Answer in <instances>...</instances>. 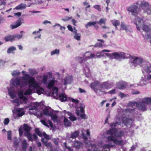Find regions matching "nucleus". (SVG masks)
<instances>
[{"instance_id":"nucleus-1","label":"nucleus","mask_w":151,"mask_h":151,"mask_svg":"<svg viewBox=\"0 0 151 151\" xmlns=\"http://www.w3.org/2000/svg\"><path fill=\"white\" fill-rule=\"evenodd\" d=\"M12 84L14 87L12 86L8 88V93L12 99H14L16 97V92H18L19 99L11 101L16 106L20 104L26 103L27 100L26 96L35 92L39 86L35 78L26 73L21 78L13 80Z\"/></svg>"},{"instance_id":"nucleus-2","label":"nucleus","mask_w":151,"mask_h":151,"mask_svg":"<svg viewBox=\"0 0 151 151\" xmlns=\"http://www.w3.org/2000/svg\"><path fill=\"white\" fill-rule=\"evenodd\" d=\"M142 68L143 73H147L148 75L142 77L139 82V85L141 86L147 85L151 82V64L148 62H144Z\"/></svg>"},{"instance_id":"nucleus-3","label":"nucleus","mask_w":151,"mask_h":151,"mask_svg":"<svg viewBox=\"0 0 151 151\" xmlns=\"http://www.w3.org/2000/svg\"><path fill=\"white\" fill-rule=\"evenodd\" d=\"M108 134H110V136L107 137L108 141H112L114 144L120 145L123 144V141L118 140V137H121L124 135V132L122 130L118 131L117 129L113 128L108 131Z\"/></svg>"},{"instance_id":"nucleus-4","label":"nucleus","mask_w":151,"mask_h":151,"mask_svg":"<svg viewBox=\"0 0 151 151\" xmlns=\"http://www.w3.org/2000/svg\"><path fill=\"white\" fill-rule=\"evenodd\" d=\"M133 104L134 105H136L139 110L142 111H146L148 109L147 105L151 104V98L149 97L144 98L139 102H134L133 103Z\"/></svg>"},{"instance_id":"nucleus-5","label":"nucleus","mask_w":151,"mask_h":151,"mask_svg":"<svg viewBox=\"0 0 151 151\" xmlns=\"http://www.w3.org/2000/svg\"><path fill=\"white\" fill-rule=\"evenodd\" d=\"M90 54H92L89 52H86L84 54L83 57H79L78 60L79 63L83 66L86 73H88L89 71V69L86 64V61L88 59L92 58L90 57Z\"/></svg>"},{"instance_id":"nucleus-6","label":"nucleus","mask_w":151,"mask_h":151,"mask_svg":"<svg viewBox=\"0 0 151 151\" xmlns=\"http://www.w3.org/2000/svg\"><path fill=\"white\" fill-rule=\"evenodd\" d=\"M51 76L50 75V77H51ZM47 76H44L42 79V82L44 84L46 85L47 88L50 89L52 88L55 84L57 83L58 81L54 77H50L47 82Z\"/></svg>"},{"instance_id":"nucleus-7","label":"nucleus","mask_w":151,"mask_h":151,"mask_svg":"<svg viewBox=\"0 0 151 151\" xmlns=\"http://www.w3.org/2000/svg\"><path fill=\"white\" fill-rule=\"evenodd\" d=\"M58 90L57 87H55L52 90V92L50 93L49 95L56 99H59L61 101H66L67 99L66 95L64 93H61L58 95Z\"/></svg>"},{"instance_id":"nucleus-8","label":"nucleus","mask_w":151,"mask_h":151,"mask_svg":"<svg viewBox=\"0 0 151 151\" xmlns=\"http://www.w3.org/2000/svg\"><path fill=\"white\" fill-rule=\"evenodd\" d=\"M130 59L131 60V62L134 66H136L137 65H141L142 66L144 62L146 61H144L142 58L137 57H132L131 56Z\"/></svg>"},{"instance_id":"nucleus-9","label":"nucleus","mask_w":151,"mask_h":151,"mask_svg":"<svg viewBox=\"0 0 151 151\" xmlns=\"http://www.w3.org/2000/svg\"><path fill=\"white\" fill-rule=\"evenodd\" d=\"M135 4V3L132 6L128 7L127 9L129 12L131 13V14L134 16H137L139 14L138 9V6Z\"/></svg>"},{"instance_id":"nucleus-10","label":"nucleus","mask_w":151,"mask_h":151,"mask_svg":"<svg viewBox=\"0 0 151 151\" xmlns=\"http://www.w3.org/2000/svg\"><path fill=\"white\" fill-rule=\"evenodd\" d=\"M135 20L136 21L134 22V24L137 26V30L140 31V29L142 27L145 22L144 20V18L138 17L135 19Z\"/></svg>"},{"instance_id":"nucleus-11","label":"nucleus","mask_w":151,"mask_h":151,"mask_svg":"<svg viewBox=\"0 0 151 151\" xmlns=\"http://www.w3.org/2000/svg\"><path fill=\"white\" fill-rule=\"evenodd\" d=\"M122 121L124 125L127 127H132L133 126V122L134 120L130 118H128L127 117H123Z\"/></svg>"},{"instance_id":"nucleus-12","label":"nucleus","mask_w":151,"mask_h":151,"mask_svg":"<svg viewBox=\"0 0 151 151\" xmlns=\"http://www.w3.org/2000/svg\"><path fill=\"white\" fill-rule=\"evenodd\" d=\"M116 59L120 60L121 59H125L130 58L131 56L128 54H125L122 52H116Z\"/></svg>"},{"instance_id":"nucleus-13","label":"nucleus","mask_w":151,"mask_h":151,"mask_svg":"<svg viewBox=\"0 0 151 151\" xmlns=\"http://www.w3.org/2000/svg\"><path fill=\"white\" fill-rule=\"evenodd\" d=\"M136 5H139V7L141 8L144 9L147 8L149 5V3L145 1H138L135 3Z\"/></svg>"},{"instance_id":"nucleus-14","label":"nucleus","mask_w":151,"mask_h":151,"mask_svg":"<svg viewBox=\"0 0 151 151\" xmlns=\"http://www.w3.org/2000/svg\"><path fill=\"white\" fill-rule=\"evenodd\" d=\"M73 79L72 76H68L62 80V82L63 84L66 86L67 84H70L72 81Z\"/></svg>"},{"instance_id":"nucleus-15","label":"nucleus","mask_w":151,"mask_h":151,"mask_svg":"<svg viewBox=\"0 0 151 151\" xmlns=\"http://www.w3.org/2000/svg\"><path fill=\"white\" fill-rule=\"evenodd\" d=\"M127 86V83L123 81H120L116 83V87L120 89H122Z\"/></svg>"},{"instance_id":"nucleus-16","label":"nucleus","mask_w":151,"mask_h":151,"mask_svg":"<svg viewBox=\"0 0 151 151\" xmlns=\"http://www.w3.org/2000/svg\"><path fill=\"white\" fill-rule=\"evenodd\" d=\"M113 85L112 83L105 82H103L100 85V87L103 89H107L109 88H111Z\"/></svg>"},{"instance_id":"nucleus-17","label":"nucleus","mask_w":151,"mask_h":151,"mask_svg":"<svg viewBox=\"0 0 151 151\" xmlns=\"http://www.w3.org/2000/svg\"><path fill=\"white\" fill-rule=\"evenodd\" d=\"M85 106L83 104H81L80 106H79V108L80 109L81 111V117L84 119H86V115H85L84 111Z\"/></svg>"},{"instance_id":"nucleus-18","label":"nucleus","mask_w":151,"mask_h":151,"mask_svg":"<svg viewBox=\"0 0 151 151\" xmlns=\"http://www.w3.org/2000/svg\"><path fill=\"white\" fill-rule=\"evenodd\" d=\"M50 109L51 108L48 106L45 107L43 110L44 115L47 116H50L51 114Z\"/></svg>"},{"instance_id":"nucleus-19","label":"nucleus","mask_w":151,"mask_h":151,"mask_svg":"<svg viewBox=\"0 0 151 151\" xmlns=\"http://www.w3.org/2000/svg\"><path fill=\"white\" fill-rule=\"evenodd\" d=\"M62 112L63 113L65 114V115L67 114L69 116L68 118L71 121H74L76 120V118L75 116H73L72 114L69 112L67 111L66 110H64Z\"/></svg>"},{"instance_id":"nucleus-20","label":"nucleus","mask_w":151,"mask_h":151,"mask_svg":"<svg viewBox=\"0 0 151 151\" xmlns=\"http://www.w3.org/2000/svg\"><path fill=\"white\" fill-rule=\"evenodd\" d=\"M79 134V132L78 131H76L73 132L71 135L70 137V140L72 142H75V138Z\"/></svg>"},{"instance_id":"nucleus-21","label":"nucleus","mask_w":151,"mask_h":151,"mask_svg":"<svg viewBox=\"0 0 151 151\" xmlns=\"http://www.w3.org/2000/svg\"><path fill=\"white\" fill-rule=\"evenodd\" d=\"M100 85V83L99 81H95L91 83V87L96 91L97 87Z\"/></svg>"},{"instance_id":"nucleus-22","label":"nucleus","mask_w":151,"mask_h":151,"mask_svg":"<svg viewBox=\"0 0 151 151\" xmlns=\"http://www.w3.org/2000/svg\"><path fill=\"white\" fill-rule=\"evenodd\" d=\"M97 24V22H88L86 25L85 27L86 28H88L89 27H91L92 26H93L95 28H97L98 27L96 25Z\"/></svg>"},{"instance_id":"nucleus-23","label":"nucleus","mask_w":151,"mask_h":151,"mask_svg":"<svg viewBox=\"0 0 151 151\" xmlns=\"http://www.w3.org/2000/svg\"><path fill=\"white\" fill-rule=\"evenodd\" d=\"M31 128L28 125L26 124H24L23 125V129L24 131V134H26L27 133H30V131L31 130Z\"/></svg>"},{"instance_id":"nucleus-24","label":"nucleus","mask_w":151,"mask_h":151,"mask_svg":"<svg viewBox=\"0 0 151 151\" xmlns=\"http://www.w3.org/2000/svg\"><path fill=\"white\" fill-rule=\"evenodd\" d=\"M17 115L19 116H21L24 115V111L23 108H19L17 110Z\"/></svg>"},{"instance_id":"nucleus-25","label":"nucleus","mask_w":151,"mask_h":151,"mask_svg":"<svg viewBox=\"0 0 151 151\" xmlns=\"http://www.w3.org/2000/svg\"><path fill=\"white\" fill-rule=\"evenodd\" d=\"M4 40L6 42L7 41H11L12 42L14 40H16L15 39H14V37L13 36L9 35L6 36L4 37Z\"/></svg>"},{"instance_id":"nucleus-26","label":"nucleus","mask_w":151,"mask_h":151,"mask_svg":"<svg viewBox=\"0 0 151 151\" xmlns=\"http://www.w3.org/2000/svg\"><path fill=\"white\" fill-rule=\"evenodd\" d=\"M21 20L20 19H19L16 22L15 24L11 25V27L12 29H13L20 26L21 24Z\"/></svg>"},{"instance_id":"nucleus-27","label":"nucleus","mask_w":151,"mask_h":151,"mask_svg":"<svg viewBox=\"0 0 151 151\" xmlns=\"http://www.w3.org/2000/svg\"><path fill=\"white\" fill-rule=\"evenodd\" d=\"M27 145L26 140L24 139L22 142V147L23 150H26Z\"/></svg>"},{"instance_id":"nucleus-28","label":"nucleus","mask_w":151,"mask_h":151,"mask_svg":"<svg viewBox=\"0 0 151 151\" xmlns=\"http://www.w3.org/2000/svg\"><path fill=\"white\" fill-rule=\"evenodd\" d=\"M36 82L38 84L39 86L36 89L35 91H36L38 94H40L43 92L44 89L43 88L40 87L39 83L37 81H36Z\"/></svg>"},{"instance_id":"nucleus-29","label":"nucleus","mask_w":151,"mask_h":151,"mask_svg":"<svg viewBox=\"0 0 151 151\" xmlns=\"http://www.w3.org/2000/svg\"><path fill=\"white\" fill-rule=\"evenodd\" d=\"M83 144L82 143L78 141H76L74 142V147L77 149H79L82 147Z\"/></svg>"},{"instance_id":"nucleus-30","label":"nucleus","mask_w":151,"mask_h":151,"mask_svg":"<svg viewBox=\"0 0 151 151\" xmlns=\"http://www.w3.org/2000/svg\"><path fill=\"white\" fill-rule=\"evenodd\" d=\"M144 12L148 15L151 14V5H149L147 8L144 9Z\"/></svg>"},{"instance_id":"nucleus-31","label":"nucleus","mask_w":151,"mask_h":151,"mask_svg":"<svg viewBox=\"0 0 151 151\" xmlns=\"http://www.w3.org/2000/svg\"><path fill=\"white\" fill-rule=\"evenodd\" d=\"M114 146V145L111 142H109L108 144H105L103 146V149H107L109 148L110 147H112Z\"/></svg>"},{"instance_id":"nucleus-32","label":"nucleus","mask_w":151,"mask_h":151,"mask_svg":"<svg viewBox=\"0 0 151 151\" xmlns=\"http://www.w3.org/2000/svg\"><path fill=\"white\" fill-rule=\"evenodd\" d=\"M26 7V5L24 4H21L15 7L17 9H24Z\"/></svg>"},{"instance_id":"nucleus-33","label":"nucleus","mask_w":151,"mask_h":151,"mask_svg":"<svg viewBox=\"0 0 151 151\" xmlns=\"http://www.w3.org/2000/svg\"><path fill=\"white\" fill-rule=\"evenodd\" d=\"M82 136L83 139H84V142L85 144L87 145H90V143L88 141L87 138L86 136L82 133Z\"/></svg>"},{"instance_id":"nucleus-34","label":"nucleus","mask_w":151,"mask_h":151,"mask_svg":"<svg viewBox=\"0 0 151 151\" xmlns=\"http://www.w3.org/2000/svg\"><path fill=\"white\" fill-rule=\"evenodd\" d=\"M142 29L145 31L148 32L150 31L151 28L150 26L144 25L142 27Z\"/></svg>"},{"instance_id":"nucleus-35","label":"nucleus","mask_w":151,"mask_h":151,"mask_svg":"<svg viewBox=\"0 0 151 151\" xmlns=\"http://www.w3.org/2000/svg\"><path fill=\"white\" fill-rule=\"evenodd\" d=\"M110 52L111 51L108 50H103L101 52H98L97 54H99V55L100 56V58L102 56H104V55L105 53H104L103 52Z\"/></svg>"},{"instance_id":"nucleus-36","label":"nucleus","mask_w":151,"mask_h":151,"mask_svg":"<svg viewBox=\"0 0 151 151\" xmlns=\"http://www.w3.org/2000/svg\"><path fill=\"white\" fill-rule=\"evenodd\" d=\"M112 23L113 25L115 27L116 29H117V26H119L120 24L119 21L117 20H114L112 21Z\"/></svg>"},{"instance_id":"nucleus-37","label":"nucleus","mask_w":151,"mask_h":151,"mask_svg":"<svg viewBox=\"0 0 151 151\" xmlns=\"http://www.w3.org/2000/svg\"><path fill=\"white\" fill-rule=\"evenodd\" d=\"M16 50V47L12 46L9 48L7 51V52L8 53H13V52L15 51Z\"/></svg>"},{"instance_id":"nucleus-38","label":"nucleus","mask_w":151,"mask_h":151,"mask_svg":"<svg viewBox=\"0 0 151 151\" xmlns=\"http://www.w3.org/2000/svg\"><path fill=\"white\" fill-rule=\"evenodd\" d=\"M28 138V140L29 141H32L33 140L32 136L30 133H27L24 134Z\"/></svg>"},{"instance_id":"nucleus-39","label":"nucleus","mask_w":151,"mask_h":151,"mask_svg":"<svg viewBox=\"0 0 151 151\" xmlns=\"http://www.w3.org/2000/svg\"><path fill=\"white\" fill-rule=\"evenodd\" d=\"M106 21V19L104 18H102L100 19L99 22H97V23H98L100 25L102 24H105V22Z\"/></svg>"},{"instance_id":"nucleus-40","label":"nucleus","mask_w":151,"mask_h":151,"mask_svg":"<svg viewBox=\"0 0 151 151\" xmlns=\"http://www.w3.org/2000/svg\"><path fill=\"white\" fill-rule=\"evenodd\" d=\"M60 53V50L59 49H56L52 51L51 53V56L54 55H59Z\"/></svg>"},{"instance_id":"nucleus-41","label":"nucleus","mask_w":151,"mask_h":151,"mask_svg":"<svg viewBox=\"0 0 151 151\" xmlns=\"http://www.w3.org/2000/svg\"><path fill=\"white\" fill-rule=\"evenodd\" d=\"M121 27L122 28L123 30H125L126 32H127L128 31V29H127V26L125 25L124 23L123 22H121Z\"/></svg>"},{"instance_id":"nucleus-42","label":"nucleus","mask_w":151,"mask_h":151,"mask_svg":"<svg viewBox=\"0 0 151 151\" xmlns=\"http://www.w3.org/2000/svg\"><path fill=\"white\" fill-rule=\"evenodd\" d=\"M42 142L43 143V144L46 146L49 147L50 146V143H48L47 141L45 140L44 139L42 138L41 139Z\"/></svg>"},{"instance_id":"nucleus-43","label":"nucleus","mask_w":151,"mask_h":151,"mask_svg":"<svg viewBox=\"0 0 151 151\" xmlns=\"http://www.w3.org/2000/svg\"><path fill=\"white\" fill-rule=\"evenodd\" d=\"M64 124L65 126H69L70 125L71 123L66 118H65L64 119Z\"/></svg>"},{"instance_id":"nucleus-44","label":"nucleus","mask_w":151,"mask_h":151,"mask_svg":"<svg viewBox=\"0 0 151 151\" xmlns=\"http://www.w3.org/2000/svg\"><path fill=\"white\" fill-rule=\"evenodd\" d=\"M51 118L52 120L55 122H57L58 121V117L56 115L51 114Z\"/></svg>"},{"instance_id":"nucleus-45","label":"nucleus","mask_w":151,"mask_h":151,"mask_svg":"<svg viewBox=\"0 0 151 151\" xmlns=\"http://www.w3.org/2000/svg\"><path fill=\"white\" fill-rule=\"evenodd\" d=\"M116 52L110 53L109 58L110 59L114 58L116 59Z\"/></svg>"},{"instance_id":"nucleus-46","label":"nucleus","mask_w":151,"mask_h":151,"mask_svg":"<svg viewBox=\"0 0 151 151\" xmlns=\"http://www.w3.org/2000/svg\"><path fill=\"white\" fill-rule=\"evenodd\" d=\"M36 133L40 137H42V136L43 133H42L40 131L39 129L38 128H36L35 130Z\"/></svg>"},{"instance_id":"nucleus-47","label":"nucleus","mask_w":151,"mask_h":151,"mask_svg":"<svg viewBox=\"0 0 151 151\" xmlns=\"http://www.w3.org/2000/svg\"><path fill=\"white\" fill-rule=\"evenodd\" d=\"M81 34L80 33H78L76 32V34L74 36V38L78 40H80Z\"/></svg>"},{"instance_id":"nucleus-48","label":"nucleus","mask_w":151,"mask_h":151,"mask_svg":"<svg viewBox=\"0 0 151 151\" xmlns=\"http://www.w3.org/2000/svg\"><path fill=\"white\" fill-rule=\"evenodd\" d=\"M90 57H92V58H93L95 59L96 58H100V56L99 55H98L97 54H90Z\"/></svg>"},{"instance_id":"nucleus-49","label":"nucleus","mask_w":151,"mask_h":151,"mask_svg":"<svg viewBox=\"0 0 151 151\" xmlns=\"http://www.w3.org/2000/svg\"><path fill=\"white\" fill-rule=\"evenodd\" d=\"M13 37H14V39H15L17 40L16 39H21L22 38V35H18V34H15L13 35Z\"/></svg>"},{"instance_id":"nucleus-50","label":"nucleus","mask_w":151,"mask_h":151,"mask_svg":"<svg viewBox=\"0 0 151 151\" xmlns=\"http://www.w3.org/2000/svg\"><path fill=\"white\" fill-rule=\"evenodd\" d=\"M42 135L46 139H51V137L47 135L45 132H43Z\"/></svg>"},{"instance_id":"nucleus-51","label":"nucleus","mask_w":151,"mask_h":151,"mask_svg":"<svg viewBox=\"0 0 151 151\" xmlns=\"http://www.w3.org/2000/svg\"><path fill=\"white\" fill-rule=\"evenodd\" d=\"M20 73L17 71H14L12 73V74L13 76H17Z\"/></svg>"},{"instance_id":"nucleus-52","label":"nucleus","mask_w":151,"mask_h":151,"mask_svg":"<svg viewBox=\"0 0 151 151\" xmlns=\"http://www.w3.org/2000/svg\"><path fill=\"white\" fill-rule=\"evenodd\" d=\"M12 132L11 131H9L7 132V138L8 139L11 140L12 139Z\"/></svg>"},{"instance_id":"nucleus-53","label":"nucleus","mask_w":151,"mask_h":151,"mask_svg":"<svg viewBox=\"0 0 151 151\" xmlns=\"http://www.w3.org/2000/svg\"><path fill=\"white\" fill-rule=\"evenodd\" d=\"M121 123L120 122H116L115 123H112L111 125V126L112 127H115L117 126V125H120L121 124Z\"/></svg>"},{"instance_id":"nucleus-54","label":"nucleus","mask_w":151,"mask_h":151,"mask_svg":"<svg viewBox=\"0 0 151 151\" xmlns=\"http://www.w3.org/2000/svg\"><path fill=\"white\" fill-rule=\"evenodd\" d=\"M133 110L130 109H127L124 110L123 112L124 113H131L133 111Z\"/></svg>"},{"instance_id":"nucleus-55","label":"nucleus","mask_w":151,"mask_h":151,"mask_svg":"<svg viewBox=\"0 0 151 151\" xmlns=\"http://www.w3.org/2000/svg\"><path fill=\"white\" fill-rule=\"evenodd\" d=\"M9 122V120L8 118H6L4 119L3 123L5 125H7Z\"/></svg>"},{"instance_id":"nucleus-56","label":"nucleus","mask_w":151,"mask_h":151,"mask_svg":"<svg viewBox=\"0 0 151 151\" xmlns=\"http://www.w3.org/2000/svg\"><path fill=\"white\" fill-rule=\"evenodd\" d=\"M93 7L95 8V9H97L99 12H100L101 10L100 5H94L93 6Z\"/></svg>"},{"instance_id":"nucleus-57","label":"nucleus","mask_w":151,"mask_h":151,"mask_svg":"<svg viewBox=\"0 0 151 151\" xmlns=\"http://www.w3.org/2000/svg\"><path fill=\"white\" fill-rule=\"evenodd\" d=\"M72 18V17H66L62 19V20L64 21H66L68 20H70V19H71Z\"/></svg>"},{"instance_id":"nucleus-58","label":"nucleus","mask_w":151,"mask_h":151,"mask_svg":"<svg viewBox=\"0 0 151 151\" xmlns=\"http://www.w3.org/2000/svg\"><path fill=\"white\" fill-rule=\"evenodd\" d=\"M94 47H102V45L100 43H97L95 45Z\"/></svg>"},{"instance_id":"nucleus-59","label":"nucleus","mask_w":151,"mask_h":151,"mask_svg":"<svg viewBox=\"0 0 151 151\" xmlns=\"http://www.w3.org/2000/svg\"><path fill=\"white\" fill-rule=\"evenodd\" d=\"M14 144L15 147H17L19 145V142L17 139H15L14 142Z\"/></svg>"},{"instance_id":"nucleus-60","label":"nucleus","mask_w":151,"mask_h":151,"mask_svg":"<svg viewBox=\"0 0 151 151\" xmlns=\"http://www.w3.org/2000/svg\"><path fill=\"white\" fill-rule=\"evenodd\" d=\"M41 122L45 126L49 127V126L47 124V122L44 120H41Z\"/></svg>"},{"instance_id":"nucleus-61","label":"nucleus","mask_w":151,"mask_h":151,"mask_svg":"<svg viewBox=\"0 0 151 151\" xmlns=\"http://www.w3.org/2000/svg\"><path fill=\"white\" fill-rule=\"evenodd\" d=\"M109 93L111 94H115L116 93V90L115 89H113L110 91Z\"/></svg>"},{"instance_id":"nucleus-62","label":"nucleus","mask_w":151,"mask_h":151,"mask_svg":"<svg viewBox=\"0 0 151 151\" xmlns=\"http://www.w3.org/2000/svg\"><path fill=\"white\" fill-rule=\"evenodd\" d=\"M79 91L80 93H86V91L83 89H82L81 88H79Z\"/></svg>"},{"instance_id":"nucleus-63","label":"nucleus","mask_w":151,"mask_h":151,"mask_svg":"<svg viewBox=\"0 0 151 151\" xmlns=\"http://www.w3.org/2000/svg\"><path fill=\"white\" fill-rule=\"evenodd\" d=\"M29 71L30 72V74L31 75H34L36 73V72L33 70L29 69Z\"/></svg>"},{"instance_id":"nucleus-64","label":"nucleus","mask_w":151,"mask_h":151,"mask_svg":"<svg viewBox=\"0 0 151 151\" xmlns=\"http://www.w3.org/2000/svg\"><path fill=\"white\" fill-rule=\"evenodd\" d=\"M52 140L55 145H57L58 144V141L57 139L55 138H54L52 139Z\"/></svg>"}]
</instances>
